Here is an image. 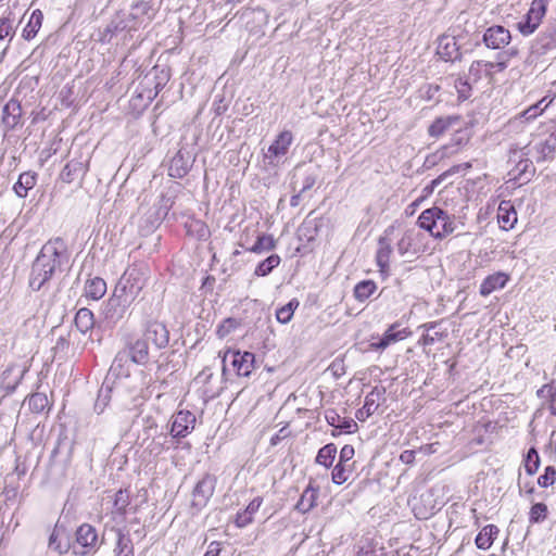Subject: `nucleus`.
<instances>
[{
    "instance_id": "41",
    "label": "nucleus",
    "mask_w": 556,
    "mask_h": 556,
    "mask_svg": "<svg viewBox=\"0 0 556 556\" xmlns=\"http://www.w3.org/2000/svg\"><path fill=\"white\" fill-rule=\"evenodd\" d=\"M277 241L271 235L261 233L257 236L254 244L248 248L247 251L255 254H262L276 249Z\"/></svg>"
},
{
    "instance_id": "56",
    "label": "nucleus",
    "mask_w": 556,
    "mask_h": 556,
    "mask_svg": "<svg viewBox=\"0 0 556 556\" xmlns=\"http://www.w3.org/2000/svg\"><path fill=\"white\" fill-rule=\"evenodd\" d=\"M339 431L336 432V431H332L331 435L332 437H337L341 433H346V434H351V433H354L358 430V425L356 424V421L352 418H342L341 417V421L339 422V426L337 428Z\"/></svg>"
},
{
    "instance_id": "50",
    "label": "nucleus",
    "mask_w": 556,
    "mask_h": 556,
    "mask_svg": "<svg viewBox=\"0 0 556 556\" xmlns=\"http://www.w3.org/2000/svg\"><path fill=\"white\" fill-rule=\"evenodd\" d=\"M319 177V168L318 167H308L304 172V177L302 180V187L300 188V193H305L311 190L316 184Z\"/></svg>"
},
{
    "instance_id": "62",
    "label": "nucleus",
    "mask_w": 556,
    "mask_h": 556,
    "mask_svg": "<svg viewBox=\"0 0 556 556\" xmlns=\"http://www.w3.org/2000/svg\"><path fill=\"white\" fill-rule=\"evenodd\" d=\"M354 454H355L354 446L351 444H345L340 451L338 463L345 465V463H348L349 460H351L353 458Z\"/></svg>"
},
{
    "instance_id": "32",
    "label": "nucleus",
    "mask_w": 556,
    "mask_h": 556,
    "mask_svg": "<svg viewBox=\"0 0 556 556\" xmlns=\"http://www.w3.org/2000/svg\"><path fill=\"white\" fill-rule=\"evenodd\" d=\"M378 250L376 253V263L379 267V271L384 274L389 269L390 256L392 254V247L389 240L384 237H380L378 240Z\"/></svg>"
},
{
    "instance_id": "40",
    "label": "nucleus",
    "mask_w": 556,
    "mask_h": 556,
    "mask_svg": "<svg viewBox=\"0 0 556 556\" xmlns=\"http://www.w3.org/2000/svg\"><path fill=\"white\" fill-rule=\"evenodd\" d=\"M106 292V282L101 277H93L86 281L85 295L91 300H100Z\"/></svg>"
},
{
    "instance_id": "52",
    "label": "nucleus",
    "mask_w": 556,
    "mask_h": 556,
    "mask_svg": "<svg viewBox=\"0 0 556 556\" xmlns=\"http://www.w3.org/2000/svg\"><path fill=\"white\" fill-rule=\"evenodd\" d=\"M455 89L459 101H466L471 97V85L467 78L458 77L455 79Z\"/></svg>"
},
{
    "instance_id": "64",
    "label": "nucleus",
    "mask_w": 556,
    "mask_h": 556,
    "mask_svg": "<svg viewBox=\"0 0 556 556\" xmlns=\"http://www.w3.org/2000/svg\"><path fill=\"white\" fill-rule=\"evenodd\" d=\"M539 397H546L551 402L556 400V388L551 384L543 386L540 390H538Z\"/></svg>"
},
{
    "instance_id": "7",
    "label": "nucleus",
    "mask_w": 556,
    "mask_h": 556,
    "mask_svg": "<svg viewBox=\"0 0 556 556\" xmlns=\"http://www.w3.org/2000/svg\"><path fill=\"white\" fill-rule=\"evenodd\" d=\"M130 363L131 359L128 355L122 350L118 351L112 362V365L109 369V372L105 379H109L110 382L115 383L116 381L121 382L124 386L125 390H128L130 393H134L135 388L130 386Z\"/></svg>"
},
{
    "instance_id": "57",
    "label": "nucleus",
    "mask_w": 556,
    "mask_h": 556,
    "mask_svg": "<svg viewBox=\"0 0 556 556\" xmlns=\"http://www.w3.org/2000/svg\"><path fill=\"white\" fill-rule=\"evenodd\" d=\"M556 482V468L554 466H547L544 472L538 478V484L541 488H547Z\"/></svg>"
},
{
    "instance_id": "22",
    "label": "nucleus",
    "mask_w": 556,
    "mask_h": 556,
    "mask_svg": "<svg viewBox=\"0 0 556 556\" xmlns=\"http://www.w3.org/2000/svg\"><path fill=\"white\" fill-rule=\"evenodd\" d=\"M124 391L126 390L124 389V386L121 382L116 381L115 383H112L109 381V379H104L94 403V409L99 414L102 413L106 405L109 404V402L111 401L113 394L119 395Z\"/></svg>"
},
{
    "instance_id": "45",
    "label": "nucleus",
    "mask_w": 556,
    "mask_h": 556,
    "mask_svg": "<svg viewBox=\"0 0 556 556\" xmlns=\"http://www.w3.org/2000/svg\"><path fill=\"white\" fill-rule=\"evenodd\" d=\"M299 300L294 298L291 299L286 305L279 307L276 311L277 321L283 325L288 324L292 319L294 312L299 307Z\"/></svg>"
},
{
    "instance_id": "10",
    "label": "nucleus",
    "mask_w": 556,
    "mask_h": 556,
    "mask_svg": "<svg viewBox=\"0 0 556 556\" xmlns=\"http://www.w3.org/2000/svg\"><path fill=\"white\" fill-rule=\"evenodd\" d=\"M523 149L518 147L509 149V162L515 163V167L511 172L515 173V178L523 181H529L535 174V167L533 162L527 157L529 154L523 152Z\"/></svg>"
},
{
    "instance_id": "28",
    "label": "nucleus",
    "mask_w": 556,
    "mask_h": 556,
    "mask_svg": "<svg viewBox=\"0 0 556 556\" xmlns=\"http://www.w3.org/2000/svg\"><path fill=\"white\" fill-rule=\"evenodd\" d=\"M459 115H448L437 117L428 127V135L432 138L441 137L450 127L459 124Z\"/></svg>"
},
{
    "instance_id": "27",
    "label": "nucleus",
    "mask_w": 556,
    "mask_h": 556,
    "mask_svg": "<svg viewBox=\"0 0 556 556\" xmlns=\"http://www.w3.org/2000/svg\"><path fill=\"white\" fill-rule=\"evenodd\" d=\"M154 72V78L153 81L149 78V76H146L141 85H146L147 87H150L153 84V89L148 90L147 98L150 100H153L159 92L165 87L166 83L169 79V73L165 70L159 71L157 66L153 68Z\"/></svg>"
},
{
    "instance_id": "60",
    "label": "nucleus",
    "mask_w": 556,
    "mask_h": 556,
    "mask_svg": "<svg viewBox=\"0 0 556 556\" xmlns=\"http://www.w3.org/2000/svg\"><path fill=\"white\" fill-rule=\"evenodd\" d=\"M253 517L248 514L245 509L239 510L235 517V525L237 528L242 529L253 522Z\"/></svg>"
},
{
    "instance_id": "63",
    "label": "nucleus",
    "mask_w": 556,
    "mask_h": 556,
    "mask_svg": "<svg viewBox=\"0 0 556 556\" xmlns=\"http://www.w3.org/2000/svg\"><path fill=\"white\" fill-rule=\"evenodd\" d=\"M545 102V99H542L541 101H539L538 103H535L534 105H531L529 106L525 112H523V116L527 118V119H531V118H535L539 114H541L544 109L541 108V105Z\"/></svg>"
},
{
    "instance_id": "4",
    "label": "nucleus",
    "mask_w": 556,
    "mask_h": 556,
    "mask_svg": "<svg viewBox=\"0 0 556 556\" xmlns=\"http://www.w3.org/2000/svg\"><path fill=\"white\" fill-rule=\"evenodd\" d=\"M547 5L548 0H533L528 12L516 23V29L522 36L532 35L546 15Z\"/></svg>"
},
{
    "instance_id": "39",
    "label": "nucleus",
    "mask_w": 556,
    "mask_h": 556,
    "mask_svg": "<svg viewBox=\"0 0 556 556\" xmlns=\"http://www.w3.org/2000/svg\"><path fill=\"white\" fill-rule=\"evenodd\" d=\"M16 16L12 11H8L5 15L0 17V40L9 39V42L15 36L16 33Z\"/></svg>"
},
{
    "instance_id": "13",
    "label": "nucleus",
    "mask_w": 556,
    "mask_h": 556,
    "mask_svg": "<svg viewBox=\"0 0 556 556\" xmlns=\"http://www.w3.org/2000/svg\"><path fill=\"white\" fill-rule=\"evenodd\" d=\"M141 336L155 350L165 349L169 343V330L165 324L157 320L148 321Z\"/></svg>"
},
{
    "instance_id": "26",
    "label": "nucleus",
    "mask_w": 556,
    "mask_h": 556,
    "mask_svg": "<svg viewBox=\"0 0 556 556\" xmlns=\"http://www.w3.org/2000/svg\"><path fill=\"white\" fill-rule=\"evenodd\" d=\"M517 212L508 201H502L497 210V222L503 230H510L517 223Z\"/></svg>"
},
{
    "instance_id": "29",
    "label": "nucleus",
    "mask_w": 556,
    "mask_h": 556,
    "mask_svg": "<svg viewBox=\"0 0 556 556\" xmlns=\"http://www.w3.org/2000/svg\"><path fill=\"white\" fill-rule=\"evenodd\" d=\"M318 490V486L315 488L311 481L298 501L295 509L301 514L312 510L316 506Z\"/></svg>"
},
{
    "instance_id": "59",
    "label": "nucleus",
    "mask_w": 556,
    "mask_h": 556,
    "mask_svg": "<svg viewBox=\"0 0 556 556\" xmlns=\"http://www.w3.org/2000/svg\"><path fill=\"white\" fill-rule=\"evenodd\" d=\"M299 231H300V233L305 236L308 241L313 240L318 232L316 219H313V220L305 219L304 223L299 228Z\"/></svg>"
},
{
    "instance_id": "34",
    "label": "nucleus",
    "mask_w": 556,
    "mask_h": 556,
    "mask_svg": "<svg viewBox=\"0 0 556 556\" xmlns=\"http://www.w3.org/2000/svg\"><path fill=\"white\" fill-rule=\"evenodd\" d=\"M440 218H437L435 239H443L448 235L453 233L456 229V218L454 215H450L446 211L441 208Z\"/></svg>"
},
{
    "instance_id": "37",
    "label": "nucleus",
    "mask_w": 556,
    "mask_h": 556,
    "mask_svg": "<svg viewBox=\"0 0 556 556\" xmlns=\"http://www.w3.org/2000/svg\"><path fill=\"white\" fill-rule=\"evenodd\" d=\"M404 293V286L403 280L400 278H395L391 283L383 287L378 296L377 300H380L381 302L393 300L397 301L399 298H401Z\"/></svg>"
},
{
    "instance_id": "55",
    "label": "nucleus",
    "mask_w": 556,
    "mask_h": 556,
    "mask_svg": "<svg viewBox=\"0 0 556 556\" xmlns=\"http://www.w3.org/2000/svg\"><path fill=\"white\" fill-rule=\"evenodd\" d=\"M126 27L127 23L122 18L119 14H116L106 25L104 35H110L112 37L126 29Z\"/></svg>"
},
{
    "instance_id": "42",
    "label": "nucleus",
    "mask_w": 556,
    "mask_h": 556,
    "mask_svg": "<svg viewBox=\"0 0 556 556\" xmlns=\"http://www.w3.org/2000/svg\"><path fill=\"white\" fill-rule=\"evenodd\" d=\"M130 504V493L127 489H119L114 496L113 507L115 514L118 517L125 518L127 514V507Z\"/></svg>"
},
{
    "instance_id": "51",
    "label": "nucleus",
    "mask_w": 556,
    "mask_h": 556,
    "mask_svg": "<svg viewBox=\"0 0 556 556\" xmlns=\"http://www.w3.org/2000/svg\"><path fill=\"white\" fill-rule=\"evenodd\" d=\"M547 513H548V509L544 503H534L531 506V509L529 513V521L531 523H540L546 519Z\"/></svg>"
},
{
    "instance_id": "2",
    "label": "nucleus",
    "mask_w": 556,
    "mask_h": 556,
    "mask_svg": "<svg viewBox=\"0 0 556 556\" xmlns=\"http://www.w3.org/2000/svg\"><path fill=\"white\" fill-rule=\"evenodd\" d=\"M222 363L224 376L228 367L231 366L238 376L249 377L255 368V355L248 351L228 350L224 354Z\"/></svg>"
},
{
    "instance_id": "38",
    "label": "nucleus",
    "mask_w": 556,
    "mask_h": 556,
    "mask_svg": "<svg viewBox=\"0 0 556 556\" xmlns=\"http://www.w3.org/2000/svg\"><path fill=\"white\" fill-rule=\"evenodd\" d=\"M377 291V283L371 279L358 281L353 289V295L357 302H366Z\"/></svg>"
},
{
    "instance_id": "24",
    "label": "nucleus",
    "mask_w": 556,
    "mask_h": 556,
    "mask_svg": "<svg viewBox=\"0 0 556 556\" xmlns=\"http://www.w3.org/2000/svg\"><path fill=\"white\" fill-rule=\"evenodd\" d=\"M88 170L85 162L79 160L68 161L60 173V179L65 184H71L76 179H81Z\"/></svg>"
},
{
    "instance_id": "18",
    "label": "nucleus",
    "mask_w": 556,
    "mask_h": 556,
    "mask_svg": "<svg viewBox=\"0 0 556 556\" xmlns=\"http://www.w3.org/2000/svg\"><path fill=\"white\" fill-rule=\"evenodd\" d=\"M399 323H394L383 332V334L375 342L370 343L374 351H384L391 344L404 340L410 334L407 328L399 330Z\"/></svg>"
},
{
    "instance_id": "30",
    "label": "nucleus",
    "mask_w": 556,
    "mask_h": 556,
    "mask_svg": "<svg viewBox=\"0 0 556 556\" xmlns=\"http://www.w3.org/2000/svg\"><path fill=\"white\" fill-rule=\"evenodd\" d=\"M500 533V529L495 525H486L484 526L475 539V544L477 548L486 551L489 549L494 540L497 538Z\"/></svg>"
},
{
    "instance_id": "14",
    "label": "nucleus",
    "mask_w": 556,
    "mask_h": 556,
    "mask_svg": "<svg viewBox=\"0 0 556 556\" xmlns=\"http://www.w3.org/2000/svg\"><path fill=\"white\" fill-rule=\"evenodd\" d=\"M293 141V136L290 130L281 131L274 142L269 146L265 160L269 165L276 166L279 163V159L285 156Z\"/></svg>"
},
{
    "instance_id": "36",
    "label": "nucleus",
    "mask_w": 556,
    "mask_h": 556,
    "mask_svg": "<svg viewBox=\"0 0 556 556\" xmlns=\"http://www.w3.org/2000/svg\"><path fill=\"white\" fill-rule=\"evenodd\" d=\"M74 324L77 330L85 334L88 331L92 330L94 327V315L93 313L87 308L81 307L76 312Z\"/></svg>"
},
{
    "instance_id": "49",
    "label": "nucleus",
    "mask_w": 556,
    "mask_h": 556,
    "mask_svg": "<svg viewBox=\"0 0 556 556\" xmlns=\"http://www.w3.org/2000/svg\"><path fill=\"white\" fill-rule=\"evenodd\" d=\"M12 371V368H8L2 374V381L1 387L5 391V395H10L15 392L17 386L20 384L21 380L23 379L25 369L21 371L20 376L14 380H9V376Z\"/></svg>"
},
{
    "instance_id": "9",
    "label": "nucleus",
    "mask_w": 556,
    "mask_h": 556,
    "mask_svg": "<svg viewBox=\"0 0 556 556\" xmlns=\"http://www.w3.org/2000/svg\"><path fill=\"white\" fill-rule=\"evenodd\" d=\"M131 303L118 296V294H112L103 304L102 314L105 323L114 327L116 326L126 315Z\"/></svg>"
},
{
    "instance_id": "1",
    "label": "nucleus",
    "mask_w": 556,
    "mask_h": 556,
    "mask_svg": "<svg viewBox=\"0 0 556 556\" xmlns=\"http://www.w3.org/2000/svg\"><path fill=\"white\" fill-rule=\"evenodd\" d=\"M68 248L65 240L55 237L48 240L31 263L28 287L38 292L52 279L56 269L68 261Z\"/></svg>"
},
{
    "instance_id": "46",
    "label": "nucleus",
    "mask_w": 556,
    "mask_h": 556,
    "mask_svg": "<svg viewBox=\"0 0 556 556\" xmlns=\"http://www.w3.org/2000/svg\"><path fill=\"white\" fill-rule=\"evenodd\" d=\"M134 13L130 14L132 18H137L139 16H147L149 20H152L155 14V9L153 8V0H140L132 5Z\"/></svg>"
},
{
    "instance_id": "17",
    "label": "nucleus",
    "mask_w": 556,
    "mask_h": 556,
    "mask_svg": "<svg viewBox=\"0 0 556 556\" xmlns=\"http://www.w3.org/2000/svg\"><path fill=\"white\" fill-rule=\"evenodd\" d=\"M437 53L445 62H455L460 60L462 52L460 47L454 35H442L438 39Z\"/></svg>"
},
{
    "instance_id": "11",
    "label": "nucleus",
    "mask_w": 556,
    "mask_h": 556,
    "mask_svg": "<svg viewBox=\"0 0 556 556\" xmlns=\"http://www.w3.org/2000/svg\"><path fill=\"white\" fill-rule=\"evenodd\" d=\"M197 418L186 409L176 412L170 418L169 434L173 439H182L190 434L195 427Z\"/></svg>"
},
{
    "instance_id": "48",
    "label": "nucleus",
    "mask_w": 556,
    "mask_h": 556,
    "mask_svg": "<svg viewBox=\"0 0 556 556\" xmlns=\"http://www.w3.org/2000/svg\"><path fill=\"white\" fill-rule=\"evenodd\" d=\"M49 401L45 393H33L28 399V407L33 413L40 414L48 406Z\"/></svg>"
},
{
    "instance_id": "44",
    "label": "nucleus",
    "mask_w": 556,
    "mask_h": 556,
    "mask_svg": "<svg viewBox=\"0 0 556 556\" xmlns=\"http://www.w3.org/2000/svg\"><path fill=\"white\" fill-rule=\"evenodd\" d=\"M337 455V446L334 443H328L319 448L315 462L326 468H330Z\"/></svg>"
},
{
    "instance_id": "33",
    "label": "nucleus",
    "mask_w": 556,
    "mask_h": 556,
    "mask_svg": "<svg viewBox=\"0 0 556 556\" xmlns=\"http://www.w3.org/2000/svg\"><path fill=\"white\" fill-rule=\"evenodd\" d=\"M43 13L41 10L36 9L31 12L25 27L22 30L23 39L29 41L36 37L42 26Z\"/></svg>"
},
{
    "instance_id": "54",
    "label": "nucleus",
    "mask_w": 556,
    "mask_h": 556,
    "mask_svg": "<svg viewBox=\"0 0 556 556\" xmlns=\"http://www.w3.org/2000/svg\"><path fill=\"white\" fill-rule=\"evenodd\" d=\"M54 356L64 359L67 357L70 351V339L68 336H60L56 339L55 345L52 348Z\"/></svg>"
},
{
    "instance_id": "16",
    "label": "nucleus",
    "mask_w": 556,
    "mask_h": 556,
    "mask_svg": "<svg viewBox=\"0 0 556 556\" xmlns=\"http://www.w3.org/2000/svg\"><path fill=\"white\" fill-rule=\"evenodd\" d=\"M556 49V22L548 23L538 35L532 51L536 54H545Z\"/></svg>"
},
{
    "instance_id": "21",
    "label": "nucleus",
    "mask_w": 556,
    "mask_h": 556,
    "mask_svg": "<svg viewBox=\"0 0 556 556\" xmlns=\"http://www.w3.org/2000/svg\"><path fill=\"white\" fill-rule=\"evenodd\" d=\"M22 121V105L17 99H10L2 108L1 122L7 131L14 129Z\"/></svg>"
},
{
    "instance_id": "53",
    "label": "nucleus",
    "mask_w": 556,
    "mask_h": 556,
    "mask_svg": "<svg viewBox=\"0 0 556 556\" xmlns=\"http://www.w3.org/2000/svg\"><path fill=\"white\" fill-rule=\"evenodd\" d=\"M240 326V321L233 317L225 318L222 324L217 327V336L225 338L235 331Z\"/></svg>"
},
{
    "instance_id": "5",
    "label": "nucleus",
    "mask_w": 556,
    "mask_h": 556,
    "mask_svg": "<svg viewBox=\"0 0 556 556\" xmlns=\"http://www.w3.org/2000/svg\"><path fill=\"white\" fill-rule=\"evenodd\" d=\"M527 154H532L536 163L552 162L556 154V129L548 135L539 136L528 146Z\"/></svg>"
},
{
    "instance_id": "8",
    "label": "nucleus",
    "mask_w": 556,
    "mask_h": 556,
    "mask_svg": "<svg viewBox=\"0 0 556 556\" xmlns=\"http://www.w3.org/2000/svg\"><path fill=\"white\" fill-rule=\"evenodd\" d=\"M142 290L138 273L132 269L125 271L115 286L114 294H118L122 299L132 303Z\"/></svg>"
},
{
    "instance_id": "3",
    "label": "nucleus",
    "mask_w": 556,
    "mask_h": 556,
    "mask_svg": "<svg viewBox=\"0 0 556 556\" xmlns=\"http://www.w3.org/2000/svg\"><path fill=\"white\" fill-rule=\"evenodd\" d=\"M217 484V477L213 473L205 472L194 484L191 491L190 507L197 511L205 508L214 495Z\"/></svg>"
},
{
    "instance_id": "19",
    "label": "nucleus",
    "mask_w": 556,
    "mask_h": 556,
    "mask_svg": "<svg viewBox=\"0 0 556 556\" xmlns=\"http://www.w3.org/2000/svg\"><path fill=\"white\" fill-rule=\"evenodd\" d=\"M386 401V388L375 387L365 397L364 405L357 409L355 417L364 421L371 416L379 407V401Z\"/></svg>"
},
{
    "instance_id": "25",
    "label": "nucleus",
    "mask_w": 556,
    "mask_h": 556,
    "mask_svg": "<svg viewBox=\"0 0 556 556\" xmlns=\"http://www.w3.org/2000/svg\"><path fill=\"white\" fill-rule=\"evenodd\" d=\"M441 207L432 206L421 212L417 218V225L428 231L435 239V231L439 228L437 225V218H440Z\"/></svg>"
},
{
    "instance_id": "61",
    "label": "nucleus",
    "mask_w": 556,
    "mask_h": 556,
    "mask_svg": "<svg viewBox=\"0 0 556 556\" xmlns=\"http://www.w3.org/2000/svg\"><path fill=\"white\" fill-rule=\"evenodd\" d=\"M447 178H448V176H447L446 172H443L437 178L432 179L427 186H425V188L422 189V192L426 195L431 194L435 190V188H438Z\"/></svg>"
},
{
    "instance_id": "12",
    "label": "nucleus",
    "mask_w": 556,
    "mask_h": 556,
    "mask_svg": "<svg viewBox=\"0 0 556 556\" xmlns=\"http://www.w3.org/2000/svg\"><path fill=\"white\" fill-rule=\"evenodd\" d=\"M122 351L125 352L136 365L144 366L149 363V343L142 336H128L124 341V349Z\"/></svg>"
},
{
    "instance_id": "15",
    "label": "nucleus",
    "mask_w": 556,
    "mask_h": 556,
    "mask_svg": "<svg viewBox=\"0 0 556 556\" xmlns=\"http://www.w3.org/2000/svg\"><path fill=\"white\" fill-rule=\"evenodd\" d=\"M510 40V31L502 25L488 27L482 36V42L485 47L493 50L506 47Z\"/></svg>"
},
{
    "instance_id": "6",
    "label": "nucleus",
    "mask_w": 556,
    "mask_h": 556,
    "mask_svg": "<svg viewBox=\"0 0 556 556\" xmlns=\"http://www.w3.org/2000/svg\"><path fill=\"white\" fill-rule=\"evenodd\" d=\"M101 543L97 529L89 525H80L75 532V554L84 556L96 553Z\"/></svg>"
},
{
    "instance_id": "31",
    "label": "nucleus",
    "mask_w": 556,
    "mask_h": 556,
    "mask_svg": "<svg viewBox=\"0 0 556 556\" xmlns=\"http://www.w3.org/2000/svg\"><path fill=\"white\" fill-rule=\"evenodd\" d=\"M36 182L37 174L35 172H24L18 176L13 190L18 198L24 199L27 197L28 191L36 186Z\"/></svg>"
},
{
    "instance_id": "43",
    "label": "nucleus",
    "mask_w": 556,
    "mask_h": 556,
    "mask_svg": "<svg viewBox=\"0 0 556 556\" xmlns=\"http://www.w3.org/2000/svg\"><path fill=\"white\" fill-rule=\"evenodd\" d=\"M281 258L278 254H270L265 260L261 261L254 270L256 277L268 276L276 267L279 266Z\"/></svg>"
},
{
    "instance_id": "20",
    "label": "nucleus",
    "mask_w": 556,
    "mask_h": 556,
    "mask_svg": "<svg viewBox=\"0 0 556 556\" xmlns=\"http://www.w3.org/2000/svg\"><path fill=\"white\" fill-rule=\"evenodd\" d=\"M193 163V159L190 153L184 148L179 149L177 153L170 160V164L168 167V174L174 178H182L185 177Z\"/></svg>"
},
{
    "instance_id": "58",
    "label": "nucleus",
    "mask_w": 556,
    "mask_h": 556,
    "mask_svg": "<svg viewBox=\"0 0 556 556\" xmlns=\"http://www.w3.org/2000/svg\"><path fill=\"white\" fill-rule=\"evenodd\" d=\"M346 472H348L346 466L338 463L333 467L332 472H331L332 482L338 485L343 484L349 478Z\"/></svg>"
},
{
    "instance_id": "23",
    "label": "nucleus",
    "mask_w": 556,
    "mask_h": 556,
    "mask_svg": "<svg viewBox=\"0 0 556 556\" xmlns=\"http://www.w3.org/2000/svg\"><path fill=\"white\" fill-rule=\"evenodd\" d=\"M509 279V275L504 271H497L486 276L480 285V295L488 296L496 290L504 289Z\"/></svg>"
},
{
    "instance_id": "35",
    "label": "nucleus",
    "mask_w": 556,
    "mask_h": 556,
    "mask_svg": "<svg viewBox=\"0 0 556 556\" xmlns=\"http://www.w3.org/2000/svg\"><path fill=\"white\" fill-rule=\"evenodd\" d=\"M116 545L114 553L116 556H135L134 544L129 533L123 529H116Z\"/></svg>"
},
{
    "instance_id": "47",
    "label": "nucleus",
    "mask_w": 556,
    "mask_h": 556,
    "mask_svg": "<svg viewBox=\"0 0 556 556\" xmlns=\"http://www.w3.org/2000/svg\"><path fill=\"white\" fill-rule=\"evenodd\" d=\"M525 470L529 476H533L540 467V456L535 447H530L525 456Z\"/></svg>"
}]
</instances>
